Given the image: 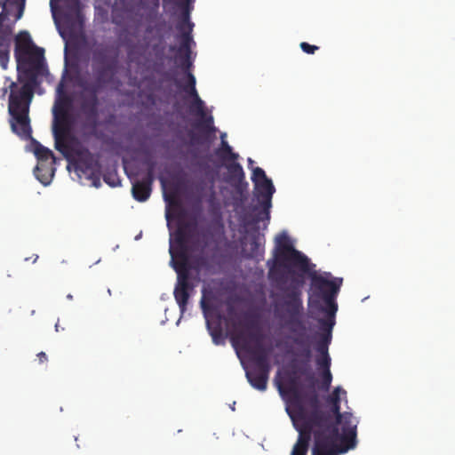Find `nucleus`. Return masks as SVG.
Wrapping results in <instances>:
<instances>
[{"mask_svg": "<svg viewBox=\"0 0 455 455\" xmlns=\"http://www.w3.org/2000/svg\"><path fill=\"white\" fill-rule=\"evenodd\" d=\"M73 105L71 96L67 94L63 90V84H60L58 87V97L55 100L52 114H68L70 112Z\"/></svg>", "mask_w": 455, "mask_h": 455, "instance_id": "f3484780", "label": "nucleus"}, {"mask_svg": "<svg viewBox=\"0 0 455 455\" xmlns=\"http://www.w3.org/2000/svg\"><path fill=\"white\" fill-rule=\"evenodd\" d=\"M34 154L40 164L49 160H52V163L55 161L52 151L37 141L34 142Z\"/></svg>", "mask_w": 455, "mask_h": 455, "instance_id": "393cba45", "label": "nucleus"}, {"mask_svg": "<svg viewBox=\"0 0 455 455\" xmlns=\"http://www.w3.org/2000/svg\"><path fill=\"white\" fill-rule=\"evenodd\" d=\"M55 329H56L57 331H59L60 326H59L58 323L55 324Z\"/></svg>", "mask_w": 455, "mask_h": 455, "instance_id": "de8ad7c7", "label": "nucleus"}, {"mask_svg": "<svg viewBox=\"0 0 455 455\" xmlns=\"http://www.w3.org/2000/svg\"><path fill=\"white\" fill-rule=\"evenodd\" d=\"M108 84L96 80H82L80 87V108L84 116H99L100 100L98 94L103 91Z\"/></svg>", "mask_w": 455, "mask_h": 455, "instance_id": "1a4fd4ad", "label": "nucleus"}, {"mask_svg": "<svg viewBox=\"0 0 455 455\" xmlns=\"http://www.w3.org/2000/svg\"><path fill=\"white\" fill-rule=\"evenodd\" d=\"M272 261L268 260V278L283 294L275 303V315L283 328L293 333L292 341L300 348L294 353L290 366L291 371L285 383L277 382L281 395H290L292 404L299 409L304 422L299 427L339 437L337 424L330 412L320 408L316 392V378L311 367L312 351L306 337V325L302 320V286L305 275L310 271L308 258L296 250L291 241H275Z\"/></svg>", "mask_w": 455, "mask_h": 455, "instance_id": "f257e3e1", "label": "nucleus"}, {"mask_svg": "<svg viewBox=\"0 0 455 455\" xmlns=\"http://www.w3.org/2000/svg\"><path fill=\"white\" fill-rule=\"evenodd\" d=\"M221 315H218V318L216 322H211L209 318L206 319L207 328L212 338V341L216 345H222L225 342V339L223 336L222 328L220 325Z\"/></svg>", "mask_w": 455, "mask_h": 455, "instance_id": "412c9836", "label": "nucleus"}, {"mask_svg": "<svg viewBox=\"0 0 455 455\" xmlns=\"http://www.w3.org/2000/svg\"><path fill=\"white\" fill-rule=\"evenodd\" d=\"M254 188L259 205H255L252 208V211L257 213L246 217L248 225H257L263 220H268L270 219L271 200L275 191L270 179L254 183Z\"/></svg>", "mask_w": 455, "mask_h": 455, "instance_id": "423d86ee", "label": "nucleus"}, {"mask_svg": "<svg viewBox=\"0 0 455 455\" xmlns=\"http://www.w3.org/2000/svg\"><path fill=\"white\" fill-rule=\"evenodd\" d=\"M322 382L320 388L323 391H328L330 389L331 381H332V374L331 371H325L321 373Z\"/></svg>", "mask_w": 455, "mask_h": 455, "instance_id": "473e14b6", "label": "nucleus"}, {"mask_svg": "<svg viewBox=\"0 0 455 455\" xmlns=\"http://www.w3.org/2000/svg\"><path fill=\"white\" fill-rule=\"evenodd\" d=\"M341 395H346L347 392L340 387H337L333 389L331 394L328 396L327 402L330 404L340 403Z\"/></svg>", "mask_w": 455, "mask_h": 455, "instance_id": "2f4dec72", "label": "nucleus"}, {"mask_svg": "<svg viewBox=\"0 0 455 455\" xmlns=\"http://www.w3.org/2000/svg\"><path fill=\"white\" fill-rule=\"evenodd\" d=\"M185 261V259H182L178 266H172L177 273V283L173 295L181 313L185 312L190 293L195 288L190 281V265H186Z\"/></svg>", "mask_w": 455, "mask_h": 455, "instance_id": "9d476101", "label": "nucleus"}, {"mask_svg": "<svg viewBox=\"0 0 455 455\" xmlns=\"http://www.w3.org/2000/svg\"><path fill=\"white\" fill-rule=\"evenodd\" d=\"M331 413L336 418V420L334 423L337 424V427H338L339 425L343 416H345V412L344 413L340 412V403H335V404H331Z\"/></svg>", "mask_w": 455, "mask_h": 455, "instance_id": "4c0bfd02", "label": "nucleus"}, {"mask_svg": "<svg viewBox=\"0 0 455 455\" xmlns=\"http://www.w3.org/2000/svg\"><path fill=\"white\" fill-rule=\"evenodd\" d=\"M71 129L70 114H53V134H66L68 135Z\"/></svg>", "mask_w": 455, "mask_h": 455, "instance_id": "6ab92c4d", "label": "nucleus"}, {"mask_svg": "<svg viewBox=\"0 0 455 455\" xmlns=\"http://www.w3.org/2000/svg\"><path fill=\"white\" fill-rule=\"evenodd\" d=\"M189 239L188 226H180L174 235L176 247L172 245L170 247V254L172 257V266H178L181 262L182 259H185L186 265H189L188 256L187 253V244Z\"/></svg>", "mask_w": 455, "mask_h": 455, "instance_id": "f8f14e48", "label": "nucleus"}, {"mask_svg": "<svg viewBox=\"0 0 455 455\" xmlns=\"http://www.w3.org/2000/svg\"><path fill=\"white\" fill-rule=\"evenodd\" d=\"M54 136V143L55 148L63 154L64 156H68V146L66 142V139L68 135L66 134H53Z\"/></svg>", "mask_w": 455, "mask_h": 455, "instance_id": "7c9ffc66", "label": "nucleus"}, {"mask_svg": "<svg viewBox=\"0 0 455 455\" xmlns=\"http://www.w3.org/2000/svg\"><path fill=\"white\" fill-rule=\"evenodd\" d=\"M38 259V255H34V259H33V262H36Z\"/></svg>", "mask_w": 455, "mask_h": 455, "instance_id": "49530a36", "label": "nucleus"}, {"mask_svg": "<svg viewBox=\"0 0 455 455\" xmlns=\"http://www.w3.org/2000/svg\"><path fill=\"white\" fill-rule=\"evenodd\" d=\"M37 358H38V361L40 363H46L48 361V357L46 355V354L44 352H39L37 355H36Z\"/></svg>", "mask_w": 455, "mask_h": 455, "instance_id": "37998d69", "label": "nucleus"}, {"mask_svg": "<svg viewBox=\"0 0 455 455\" xmlns=\"http://www.w3.org/2000/svg\"><path fill=\"white\" fill-rule=\"evenodd\" d=\"M248 163L249 164H253V160H251V158L248 159Z\"/></svg>", "mask_w": 455, "mask_h": 455, "instance_id": "09e8293b", "label": "nucleus"}, {"mask_svg": "<svg viewBox=\"0 0 455 455\" xmlns=\"http://www.w3.org/2000/svg\"><path fill=\"white\" fill-rule=\"evenodd\" d=\"M225 134L222 135L220 148L216 150V155L223 161H236L239 157L237 153L233 152L229 144L223 140Z\"/></svg>", "mask_w": 455, "mask_h": 455, "instance_id": "5701e85b", "label": "nucleus"}, {"mask_svg": "<svg viewBox=\"0 0 455 455\" xmlns=\"http://www.w3.org/2000/svg\"><path fill=\"white\" fill-rule=\"evenodd\" d=\"M14 57L17 62V82L3 88V97L10 91L8 113L12 131L22 139L31 137L29 108L38 78L48 75L44 50L36 46L27 31L15 36Z\"/></svg>", "mask_w": 455, "mask_h": 455, "instance_id": "f03ea898", "label": "nucleus"}, {"mask_svg": "<svg viewBox=\"0 0 455 455\" xmlns=\"http://www.w3.org/2000/svg\"><path fill=\"white\" fill-rule=\"evenodd\" d=\"M140 6L143 9L149 7L153 12H156L159 7V0H140Z\"/></svg>", "mask_w": 455, "mask_h": 455, "instance_id": "e433bc0d", "label": "nucleus"}, {"mask_svg": "<svg viewBox=\"0 0 455 455\" xmlns=\"http://www.w3.org/2000/svg\"><path fill=\"white\" fill-rule=\"evenodd\" d=\"M2 16L0 17V46H10L11 36L12 34V26L2 23Z\"/></svg>", "mask_w": 455, "mask_h": 455, "instance_id": "cd10ccee", "label": "nucleus"}, {"mask_svg": "<svg viewBox=\"0 0 455 455\" xmlns=\"http://www.w3.org/2000/svg\"><path fill=\"white\" fill-rule=\"evenodd\" d=\"M315 443L312 449V455H339L347 450L342 445L339 447L336 443L339 437H331L324 433L315 431Z\"/></svg>", "mask_w": 455, "mask_h": 455, "instance_id": "9b49d317", "label": "nucleus"}, {"mask_svg": "<svg viewBox=\"0 0 455 455\" xmlns=\"http://www.w3.org/2000/svg\"><path fill=\"white\" fill-rule=\"evenodd\" d=\"M259 249V243L256 240H253L251 243V252L250 253V257H253L255 255V251Z\"/></svg>", "mask_w": 455, "mask_h": 455, "instance_id": "79ce46f5", "label": "nucleus"}, {"mask_svg": "<svg viewBox=\"0 0 455 455\" xmlns=\"http://www.w3.org/2000/svg\"><path fill=\"white\" fill-rule=\"evenodd\" d=\"M342 433L339 435L341 444L348 451L355 446L357 421L352 413L345 412L340 423Z\"/></svg>", "mask_w": 455, "mask_h": 455, "instance_id": "4468645a", "label": "nucleus"}, {"mask_svg": "<svg viewBox=\"0 0 455 455\" xmlns=\"http://www.w3.org/2000/svg\"><path fill=\"white\" fill-rule=\"evenodd\" d=\"M271 367L251 366L246 371V378L252 387L259 391H265L267 387V380Z\"/></svg>", "mask_w": 455, "mask_h": 455, "instance_id": "2eb2a0df", "label": "nucleus"}, {"mask_svg": "<svg viewBox=\"0 0 455 455\" xmlns=\"http://www.w3.org/2000/svg\"><path fill=\"white\" fill-rule=\"evenodd\" d=\"M330 273L323 275H311V293L309 296L308 306L312 311L325 313L326 318L318 320L320 324L321 339L315 347L316 351H328V347L331 341V331L335 324V315L338 311L336 297L342 285V278H333L329 280Z\"/></svg>", "mask_w": 455, "mask_h": 455, "instance_id": "7ed1b4c3", "label": "nucleus"}, {"mask_svg": "<svg viewBox=\"0 0 455 455\" xmlns=\"http://www.w3.org/2000/svg\"><path fill=\"white\" fill-rule=\"evenodd\" d=\"M104 181L111 187H116L120 184L119 178L115 172H108L103 176Z\"/></svg>", "mask_w": 455, "mask_h": 455, "instance_id": "c9c22d12", "label": "nucleus"}, {"mask_svg": "<svg viewBox=\"0 0 455 455\" xmlns=\"http://www.w3.org/2000/svg\"><path fill=\"white\" fill-rule=\"evenodd\" d=\"M193 107L195 108L197 115H199L201 116H205L204 102L201 100L200 97H197V98L194 99Z\"/></svg>", "mask_w": 455, "mask_h": 455, "instance_id": "58836bf2", "label": "nucleus"}, {"mask_svg": "<svg viewBox=\"0 0 455 455\" xmlns=\"http://www.w3.org/2000/svg\"><path fill=\"white\" fill-rule=\"evenodd\" d=\"M25 2L26 0H0L2 23H5L12 15L15 16V21L20 20L23 15Z\"/></svg>", "mask_w": 455, "mask_h": 455, "instance_id": "dca6fc26", "label": "nucleus"}, {"mask_svg": "<svg viewBox=\"0 0 455 455\" xmlns=\"http://www.w3.org/2000/svg\"><path fill=\"white\" fill-rule=\"evenodd\" d=\"M301 50L307 54H314L315 51L319 49L316 45L309 44L307 42H302L299 44Z\"/></svg>", "mask_w": 455, "mask_h": 455, "instance_id": "ea45409f", "label": "nucleus"}, {"mask_svg": "<svg viewBox=\"0 0 455 455\" xmlns=\"http://www.w3.org/2000/svg\"><path fill=\"white\" fill-rule=\"evenodd\" d=\"M35 175L42 184L48 185L52 180L53 173H51L50 169L44 166V164H39L35 168Z\"/></svg>", "mask_w": 455, "mask_h": 455, "instance_id": "bb28decb", "label": "nucleus"}, {"mask_svg": "<svg viewBox=\"0 0 455 455\" xmlns=\"http://www.w3.org/2000/svg\"><path fill=\"white\" fill-rule=\"evenodd\" d=\"M232 163L227 164L230 180L235 182H241L244 179V172L242 165L236 161H231Z\"/></svg>", "mask_w": 455, "mask_h": 455, "instance_id": "a878e982", "label": "nucleus"}, {"mask_svg": "<svg viewBox=\"0 0 455 455\" xmlns=\"http://www.w3.org/2000/svg\"><path fill=\"white\" fill-rule=\"evenodd\" d=\"M10 46H0V66L3 69H6L9 61Z\"/></svg>", "mask_w": 455, "mask_h": 455, "instance_id": "72a5a7b5", "label": "nucleus"}, {"mask_svg": "<svg viewBox=\"0 0 455 455\" xmlns=\"http://www.w3.org/2000/svg\"><path fill=\"white\" fill-rule=\"evenodd\" d=\"M68 298L69 299H71L73 297H72V295H70V294H69V295H68Z\"/></svg>", "mask_w": 455, "mask_h": 455, "instance_id": "8fccbe9b", "label": "nucleus"}, {"mask_svg": "<svg viewBox=\"0 0 455 455\" xmlns=\"http://www.w3.org/2000/svg\"><path fill=\"white\" fill-rule=\"evenodd\" d=\"M76 156V170L83 173L95 188L100 187L101 164L97 157L86 148L74 149Z\"/></svg>", "mask_w": 455, "mask_h": 455, "instance_id": "6e6552de", "label": "nucleus"}, {"mask_svg": "<svg viewBox=\"0 0 455 455\" xmlns=\"http://www.w3.org/2000/svg\"><path fill=\"white\" fill-rule=\"evenodd\" d=\"M100 124L99 116H84L83 128L88 135L100 139V134L98 131Z\"/></svg>", "mask_w": 455, "mask_h": 455, "instance_id": "4be33fe9", "label": "nucleus"}, {"mask_svg": "<svg viewBox=\"0 0 455 455\" xmlns=\"http://www.w3.org/2000/svg\"><path fill=\"white\" fill-rule=\"evenodd\" d=\"M194 23L189 20V10H187L182 15L181 20L177 24L176 28L180 32V45H179V55L182 60L180 68H182L186 80H188V72H190L192 67L191 56V45L195 44L192 38V30Z\"/></svg>", "mask_w": 455, "mask_h": 455, "instance_id": "0eeeda50", "label": "nucleus"}, {"mask_svg": "<svg viewBox=\"0 0 455 455\" xmlns=\"http://www.w3.org/2000/svg\"><path fill=\"white\" fill-rule=\"evenodd\" d=\"M196 81L195 76L191 72H188V80H186V84L181 85V88L185 93L193 99L199 97L196 88Z\"/></svg>", "mask_w": 455, "mask_h": 455, "instance_id": "c85d7f7f", "label": "nucleus"}, {"mask_svg": "<svg viewBox=\"0 0 455 455\" xmlns=\"http://www.w3.org/2000/svg\"><path fill=\"white\" fill-rule=\"evenodd\" d=\"M148 48V43L128 44L127 56L132 62L137 61L146 53Z\"/></svg>", "mask_w": 455, "mask_h": 455, "instance_id": "b1692460", "label": "nucleus"}, {"mask_svg": "<svg viewBox=\"0 0 455 455\" xmlns=\"http://www.w3.org/2000/svg\"><path fill=\"white\" fill-rule=\"evenodd\" d=\"M319 355L315 359L317 368L323 371H331V356L328 351H317Z\"/></svg>", "mask_w": 455, "mask_h": 455, "instance_id": "c756f323", "label": "nucleus"}, {"mask_svg": "<svg viewBox=\"0 0 455 455\" xmlns=\"http://www.w3.org/2000/svg\"><path fill=\"white\" fill-rule=\"evenodd\" d=\"M94 80L108 84L118 68V50L111 55V47L103 44H96L92 50Z\"/></svg>", "mask_w": 455, "mask_h": 455, "instance_id": "39448f33", "label": "nucleus"}, {"mask_svg": "<svg viewBox=\"0 0 455 455\" xmlns=\"http://www.w3.org/2000/svg\"><path fill=\"white\" fill-rule=\"evenodd\" d=\"M146 164H148V169L145 177L141 180L134 181L132 187V196L138 202H145L149 198L152 184L155 180V162L148 160Z\"/></svg>", "mask_w": 455, "mask_h": 455, "instance_id": "ddd939ff", "label": "nucleus"}, {"mask_svg": "<svg viewBox=\"0 0 455 455\" xmlns=\"http://www.w3.org/2000/svg\"><path fill=\"white\" fill-rule=\"evenodd\" d=\"M192 0H176L177 5L183 10V13L186 12L187 10L190 11V3Z\"/></svg>", "mask_w": 455, "mask_h": 455, "instance_id": "a19ab883", "label": "nucleus"}, {"mask_svg": "<svg viewBox=\"0 0 455 455\" xmlns=\"http://www.w3.org/2000/svg\"><path fill=\"white\" fill-rule=\"evenodd\" d=\"M245 326L249 330L248 335L243 331L232 337L234 344H241L243 350L251 356L252 366L271 367L269 351L262 345L263 335L255 316H249Z\"/></svg>", "mask_w": 455, "mask_h": 455, "instance_id": "20e7f679", "label": "nucleus"}, {"mask_svg": "<svg viewBox=\"0 0 455 455\" xmlns=\"http://www.w3.org/2000/svg\"><path fill=\"white\" fill-rule=\"evenodd\" d=\"M169 50L170 52H177L179 53V47H177L176 45H170Z\"/></svg>", "mask_w": 455, "mask_h": 455, "instance_id": "a18cd8bd", "label": "nucleus"}, {"mask_svg": "<svg viewBox=\"0 0 455 455\" xmlns=\"http://www.w3.org/2000/svg\"><path fill=\"white\" fill-rule=\"evenodd\" d=\"M200 305L205 319L218 311L217 297L212 291H203Z\"/></svg>", "mask_w": 455, "mask_h": 455, "instance_id": "aec40b11", "label": "nucleus"}, {"mask_svg": "<svg viewBox=\"0 0 455 455\" xmlns=\"http://www.w3.org/2000/svg\"><path fill=\"white\" fill-rule=\"evenodd\" d=\"M299 436L296 443L293 445L291 455H307L311 440L310 430H302L296 426Z\"/></svg>", "mask_w": 455, "mask_h": 455, "instance_id": "a211bd4d", "label": "nucleus"}, {"mask_svg": "<svg viewBox=\"0 0 455 455\" xmlns=\"http://www.w3.org/2000/svg\"><path fill=\"white\" fill-rule=\"evenodd\" d=\"M265 180H269L264 170L261 169L260 167H256L252 170V175H251V180L254 183H257V182H259V181H263Z\"/></svg>", "mask_w": 455, "mask_h": 455, "instance_id": "f704fd0d", "label": "nucleus"}, {"mask_svg": "<svg viewBox=\"0 0 455 455\" xmlns=\"http://www.w3.org/2000/svg\"><path fill=\"white\" fill-rule=\"evenodd\" d=\"M213 124V118L212 116H209L207 117L204 122V124L205 127H211V125Z\"/></svg>", "mask_w": 455, "mask_h": 455, "instance_id": "c03bdc74", "label": "nucleus"}]
</instances>
